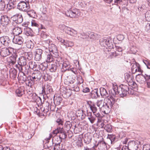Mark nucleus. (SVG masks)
I'll list each match as a JSON object with an SVG mask.
<instances>
[{
  "mask_svg": "<svg viewBox=\"0 0 150 150\" xmlns=\"http://www.w3.org/2000/svg\"><path fill=\"white\" fill-rule=\"evenodd\" d=\"M128 89V86L127 85L121 84L119 87L116 85L113 86L112 90H109V92L113 96L119 94L120 97H123L127 95Z\"/></svg>",
  "mask_w": 150,
  "mask_h": 150,
  "instance_id": "1",
  "label": "nucleus"
},
{
  "mask_svg": "<svg viewBox=\"0 0 150 150\" xmlns=\"http://www.w3.org/2000/svg\"><path fill=\"white\" fill-rule=\"evenodd\" d=\"M136 81L141 84L146 83L147 88H150V75L141 73L136 76Z\"/></svg>",
  "mask_w": 150,
  "mask_h": 150,
  "instance_id": "2",
  "label": "nucleus"
},
{
  "mask_svg": "<svg viewBox=\"0 0 150 150\" xmlns=\"http://www.w3.org/2000/svg\"><path fill=\"white\" fill-rule=\"evenodd\" d=\"M112 40L110 37H104L100 40V44L101 46L104 47L108 49V51L109 52L111 49L114 48V45Z\"/></svg>",
  "mask_w": 150,
  "mask_h": 150,
  "instance_id": "3",
  "label": "nucleus"
},
{
  "mask_svg": "<svg viewBox=\"0 0 150 150\" xmlns=\"http://www.w3.org/2000/svg\"><path fill=\"white\" fill-rule=\"evenodd\" d=\"M45 42L48 45V50L49 53H52V54H53V57L56 58L62 57L57 51V48L56 46L54 44H49V43L50 42V41L49 40H47L45 41Z\"/></svg>",
  "mask_w": 150,
  "mask_h": 150,
  "instance_id": "4",
  "label": "nucleus"
},
{
  "mask_svg": "<svg viewBox=\"0 0 150 150\" xmlns=\"http://www.w3.org/2000/svg\"><path fill=\"white\" fill-rule=\"evenodd\" d=\"M108 113H96V116L98 118V121L97 126L101 127L103 128L105 124L104 123L105 120V118L107 115Z\"/></svg>",
  "mask_w": 150,
  "mask_h": 150,
  "instance_id": "5",
  "label": "nucleus"
},
{
  "mask_svg": "<svg viewBox=\"0 0 150 150\" xmlns=\"http://www.w3.org/2000/svg\"><path fill=\"white\" fill-rule=\"evenodd\" d=\"M17 8L23 11L28 12L30 8L29 4L27 2L21 1L17 5Z\"/></svg>",
  "mask_w": 150,
  "mask_h": 150,
  "instance_id": "6",
  "label": "nucleus"
},
{
  "mask_svg": "<svg viewBox=\"0 0 150 150\" xmlns=\"http://www.w3.org/2000/svg\"><path fill=\"white\" fill-rule=\"evenodd\" d=\"M62 60V58H57L55 61L50 66L49 68L50 71L52 72L56 71L59 68L60 64H62L61 62Z\"/></svg>",
  "mask_w": 150,
  "mask_h": 150,
  "instance_id": "7",
  "label": "nucleus"
},
{
  "mask_svg": "<svg viewBox=\"0 0 150 150\" xmlns=\"http://www.w3.org/2000/svg\"><path fill=\"white\" fill-rule=\"evenodd\" d=\"M11 18L13 21L12 24L14 26H15L17 24L21 23L23 21L22 15L20 13L16 14L13 16Z\"/></svg>",
  "mask_w": 150,
  "mask_h": 150,
  "instance_id": "8",
  "label": "nucleus"
},
{
  "mask_svg": "<svg viewBox=\"0 0 150 150\" xmlns=\"http://www.w3.org/2000/svg\"><path fill=\"white\" fill-rule=\"evenodd\" d=\"M0 42L2 45L5 47H8L11 45V39L7 36H3L0 38Z\"/></svg>",
  "mask_w": 150,
  "mask_h": 150,
  "instance_id": "9",
  "label": "nucleus"
},
{
  "mask_svg": "<svg viewBox=\"0 0 150 150\" xmlns=\"http://www.w3.org/2000/svg\"><path fill=\"white\" fill-rule=\"evenodd\" d=\"M109 94L110 96L109 98H106L105 100V102H104L107 107L108 108L110 107L112 108L115 102V99L113 98V97H115V96H113L111 93Z\"/></svg>",
  "mask_w": 150,
  "mask_h": 150,
  "instance_id": "10",
  "label": "nucleus"
},
{
  "mask_svg": "<svg viewBox=\"0 0 150 150\" xmlns=\"http://www.w3.org/2000/svg\"><path fill=\"white\" fill-rule=\"evenodd\" d=\"M78 13V10L76 8L74 9L73 10L71 8H70L65 12L66 16L70 18L77 17Z\"/></svg>",
  "mask_w": 150,
  "mask_h": 150,
  "instance_id": "11",
  "label": "nucleus"
},
{
  "mask_svg": "<svg viewBox=\"0 0 150 150\" xmlns=\"http://www.w3.org/2000/svg\"><path fill=\"white\" fill-rule=\"evenodd\" d=\"M34 77L32 74L28 75L27 76V79L25 84L26 86L31 88L32 86L35 84V81H36L34 79Z\"/></svg>",
  "mask_w": 150,
  "mask_h": 150,
  "instance_id": "12",
  "label": "nucleus"
},
{
  "mask_svg": "<svg viewBox=\"0 0 150 150\" xmlns=\"http://www.w3.org/2000/svg\"><path fill=\"white\" fill-rule=\"evenodd\" d=\"M98 88H95L89 94V97L92 99H97L100 97V95L98 93Z\"/></svg>",
  "mask_w": 150,
  "mask_h": 150,
  "instance_id": "13",
  "label": "nucleus"
},
{
  "mask_svg": "<svg viewBox=\"0 0 150 150\" xmlns=\"http://www.w3.org/2000/svg\"><path fill=\"white\" fill-rule=\"evenodd\" d=\"M30 95L31 96V97H32V98L33 100L35 101L37 104L41 105L43 103L44 101L42 102L41 98L38 96L35 93H31L30 94Z\"/></svg>",
  "mask_w": 150,
  "mask_h": 150,
  "instance_id": "14",
  "label": "nucleus"
},
{
  "mask_svg": "<svg viewBox=\"0 0 150 150\" xmlns=\"http://www.w3.org/2000/svg\"><path fill=\"white\" fill-rule=\"evenodd\" d=\"M18 57L17 53H13L12 55L9 57L8 63L10 66L14 65L16 62V59Z\"/></svg>",
  "mask_w": 150,
  "mask_h": 150,
  "instance_id": "15",
  "label": "nucleus"
},
{
  "mask_svg": "<svg viewBox=\"0 0 150 150\" xmlns=\"http://www.w3.org/2000/svg\"><path fill=\"white\" fill-rule=\"evenodd\" d=\"M23 41L22 37L18 36H14L12 40V42L13 43L19 45H21Z\"/></svg>",
  "mask_w": 150,
  "mask_h": 150,
  "instance_id": "16",
  "label": "nucleus"
},
{
  "mask_svg": "<svg viewBox=\"0 0 150 150\" xmlns=\"http://www.w3.org/2000/svg\"><path fill=\"white\" fill-rule=\"evenodd\" d=\"M43 50L40 49H36L35 53V59L37 61H39L41 59Z\"/></svg>",
  "mask_w": 150,
  "mask_h": 150,
  "instance_id": "17",
  "label": "nucleus"
},
{
  "mask_svg": "<svg viewBox=\"0 0 150 150\" xmlns=\"http://www.w3.org/2000/svg\"><path fill=\"white\" fill-rule=\"evenodd\" d=\"M61 142V140H59V141L57 142V143L56 142L55 144L53 143V144H54V146H51L47 145V147L49 148H51V149L53 148L54 150H61L62 149V146L60 145V143Z\"/></svg>",
  "mask_w": 150,
  "mask_h": 150,
  "instance_id": "18",
  "label": "nucleus"
},
{
  "mask_svg": "<svg viewBox=\"0 0 150 150\" xmlns=\"http://www.w3.org/2000/svg\"><path fill=\"white\" fill-rule=\"evenodd\" d=\"M59 40L66 47H71L74 45V42L71 41L65 40L62 38H60V40Z\"/></svg>",
  "mask_w": 150,
  "mask_h": 150,
  "instance_id": "19",
  "label": "nucleus"
},
{
  "mask_svg": "<svg viewBox=\"0 0 150 150\" xmlns=\"http://www.w3.org/2000/svg\"><path fill=\"white\" fill-rule=\"evenodd\" d=\"M100 95L102 98H106L108 97L110 94L108 93L106 89L104 88L101 87L100 88Z\"/></svg>",
  "mask_w": 150,
  "mask_h": 150,
  "instance_id": "20",
  "label": "nucleus"
},
{
  "mask_svg": "<svg viewBox=\"0 0 150 150\" xmlns=\"http://www.w3.org/2000/svg\"><path fill=\"white\" fill-rule=\"evenodd\" d=\"M98 145H99V149L100 150H107V144L103 140L99 141Z\"/></svg>",
  "mask_w": 150,
  "mask_h": 150,
  "instance_id": "21",
  "label": "nucleus"
},
{
  "mask_svg": "<svg viewBox=\"0 0 150 150\" xmlns=\"http://www.w3.org/2000/svg\"><path fill=\"white\" fill-rule=\"evenodd\" d=\"M65 32L71 36H74L77 33V32L76 30L67 26Z\"/></svg>",
  "mask_w": 150,
  "mask_h": 150,
  "instance_id": "22",
  "label": "nucleus"
},
{
  "mask_svg": "<svg viewBox=\"0 0 150 150\" xmlns=\"http://www.w3.org/2000/svg\"><path fill=\"white\" fill-rule=\"evenodd\" d=\"M26 58L24 57H21L17 60L18 64L20 65L24 66L27 64Z\"/></svg>",
  "mask_w": 150,
  "mask_h": 150,
  "instance_id": "23",
  "label": "nucleus"
},
{
  "mask_svg": "<svg viewBox=\"0 0 150 150\" xmlns=\"http://www.w3.org/2000/svg\"><path fill=\"white\" fill-rule=\"evenodd\" d=\"M96 115V114H94V113H93V114L92 113H86V114H85V115L86 116V115H87L88 118L90 122L91 123H93L95 120V117H97Z\"/></svg>",
  "mask_w": 150,
  "mask_h": 150,
  "instance_id": "24",
  "label": "nucleus"
},
{
  "mask_svg": "<svg viewBox=\"0 0 150 150\" xmlns=\"http://www.w3.org/2000/svg\"><path fill=\"white\" fill-rule=\"evenodd\" d=\"M24 88L20 87L16 90L15 91L16 95L18 97H21L24 93Z\"/></svg>",
  "mask_w": 150,
  "mask_h": 150,
  "instance_id": "25",
  "label": "nucleus"
},
{
  "mask_svg": "<svg viewBox=\"0 0 150 150\" xmlns=\"http://www.w3.org/2000/svg\"><path fill=\"white\" fill-rule=\"evenodd\" d=\"M10 21L8 17L6 15H1V24L7 25Z\"/></svg>",
  "mask_w": 150,
  "mask_h": 150,
  "instance_id": "26",
  "label": "nucleus"
},
{
  "mask_svg": "<svg viewBox=\"0 0 150 150\" xmlns=\"http://www.w3.org/2000/svg\"><path fill=\"white\" fill-rule=\"evenodd\" d=\"M71 66L69 62L65 61L63 62L62 65V71L64 72L67 70H68Z\"/></svg>",
  "mask_w": 150,
  "mask_h": 150,
  "instance_id": "27",
  "label": "nucleus"
},
{
  "mask_svg": "<svg viewBox=\"0 0 150 150\" xmlns=\"http://www.w3.org/2000/svg\"><path fill=\"white\" fill-rule=\"evenodd\" d=\"M34 77L35 80L37 81L38 80H40L41 79L42 76V73H41L40 71H38L34 72L32 74Z\"/></svg>",
  "mask_w": 150,
  "mask_h": 150,
  "instance_id": "28",
  "label": "nucleus"
},
{
  "mask_svg": "<svg viewBox=\"0 0 150 150\" xmlns=\"http://www.w3.org/2000/svg\"><path fill=\"white\" fill-rule=\"evenodd\" d=\"M24 33L27 36H33L34 34L31 28L27 27L24 28Z\"/></svg>",
  "mask_w": 150,
  "mask_h": 150,
  "instance_id": "29",
  "label": "nucleus"
},
{
  "mask_svg": "<svg viewBox=\"0 0 150 150\" xmlns=\"http://www.w3.org/2000/svg\"><path fill=\"white\" fill-rule=\"evenodd\" d=\"M10 76L12 79H15L16 77L17 71L15 68L11 69L10 71Z\"/></svg>",
  "mask_w": 150,
  "mask_h": 150,
  "instance_id": "30",
  "label": "nucleus"
},
{
  "mask_svg": "<svg viewBox=\"0 0 150 150\" xmlns=\"http://www.w3.org/2000/svg\"><path fill=\"white\" fill-rule=\"evenodd\" d=\"M42 79L45 81H51L52 79V77L49 74L43 72L42 74Z\"/></svg>",
  "mask_w": 150,
  "mask_h": 150,
  "instance_id": "31",
  "label": "nucleus"
},
{
  "mask_svg": "<svg viewBox=\"0 0 150 150\" xmlns=\"http://www.w3.org/2000/svg\"><path fill=\"white\" fill-rule=\"evenodd\" d=\"M62 131L60 132L59 136V140H61L62 141V139H65L67 137V135L66 132L63 127H62Z\"/></svg>",
  "mask_w": 150,
  "mask_h": 150,
  "instance_id": "32",
  "label": "nucleus"
},
{
  "mask_svg": "<svg viewBox=\"0 0 150 150\" xmlns=\"http://www.w3.org/2000/svg\"><path fill=\"white\" fill-rule=\"evenodd\" d=\"M29 67L30 68L33 69H34L36 68L37 66H39L40 69L42 71H44L46 69V67L45 68H42V67L41 69V66H40L39 65L38 66L37 64L35 63V62H30L29 63Z\"/></svg>",
  "mask_w": 150,
  "mask_h": 150,
  "instance_id": "33",
  "label": "nucleus"
},
{
  "mask_svg": "<svg viewBox=\"0 0 150 150\" xmlns=\"http://www.w3.org/2000/svg\"><path fill=\"white\" fill-rule=\"evenodd\" d=\"M31 24L32 26L31 29H32L34 34L37 35L38 34L39 31H38L37 33L36 31H35V29H36V28H38V24L35 23L34 21H31Z\"/></svg>",
  "mask_w": 150,
  "mask_h": 150,
  "instance_id": "34",
  "label": "nucleus"
},
{
  "mask_svg": "<svg viewBox=\"0 0 150 150\" xmlns=\"http://www.w3.org/2000/svg\"><path fill=\"white\" fill-rule=\"evenodd\" d=\"M62 100V98L60 96H57L56 98H54L53 101L54 104L56 105H60Z\"/></svg>",
  "mask_w": 150,
  "mask_h": 150,
  "instance_id": "35",
  "label": "nucleus"
},
{
  "mask_svg": "<svg viewBox=\"0 0 150 150\" xmlns=\"http://www.w3.org/2000/svg\"><path fill=\"white\" fill-rule=\"evenodd\" d=\"M13 32L14 34L15 35V36H18L22 32V30L21 28L16 27L13 29Z\"/></svg>",
  "mask_w": 150,
  "mask_h": 150,
  "instance_id": "36",
  "label": "nucleus"
},
{
  "mask_svg": "<svg viewBox=\"0 0 150 150\" xmlns=\"http://www.w3.org/2000/svg\"><path fill=\"white\" fill-rule=\"evenodd\" d=\"M108 138L110 139L111 142V143L112 144H114L118 140V139L114 135H108Z\"/></svg>",
  "mask_w": 150,
  "mask_h": 150,
  "instance_id": "37",
  "label": "nucleus"
},
{
  "mask_svg": "<svg viewBox=\"0 0 150 150\" xmlns=\"http://www.w3.org/2000/svg\"><path fill=\"white\" fill-rule=\"evenodd\" d=\"M6 47L1 48L0 52V54L1 57H4L8 56Z\"/></svg>",
  "mask_w": 150,
  "mask_h": 150,
  "instance_id": "38",
  "label": "nucleus"
},
{
  "mask_svg": "<svg viewBox=\"0 0 150 150\" xmlns=\"http://www.w3.org/2000/svg\"><path fill=\"white\" fill-rule=\"evenodd\" d=\"M6 49L7 50V54H8V56L10 54L12 55L13 53H17L15 51L14 52L15 49L14 48L12 47L8 46V47H6Z\"/></svg>",
  "mask_w": 150,
  "mask_h": 150,
  "instance_id": "39",
  "label": "nucleus"
},
{
  "mask_svg": "<svg viewBox=\"0 0 150 150\" xmlns=\"http://www.w3.org/2000/svg\"><path fill=\"white\" fill-rule=\"evenodd\" d=\"M52 53H49L47 55V58L46 59V61L47 63L52 62L53 61V54Z\"/></svg>",
  "mask_w": 150,
  "mask_h": 150,
  "instance_id": "40",
  "label": "nucleus"
},
{
  "mask_svg": "<svg viewBox=\"0 0 150 150\" xmlns=\"http://www.w3.org/2000/svg\"><path fill=\"white\" fill-rule=\"evenodd\" d=\"M83 139L84 142L86 144H88L91 142V137L87 134L85 135Z\"/></svg>",
  "mask_w": 150,
  "mask_h": 150,
  "instance_id": "41",
  "label": "nucleus"
},
{
  "mask_svg": "<svg viewBox=\"0 0 150 150\" xmlns=\"http://www.w3.org/2000/svg\"><path fill=\"white\" fill-rule=\"evenodd\" d=\"M6 4L4 1L1 0L0 1V11H3L5 10Z\"/></svg>",
  "mask_w": 150,
  "mask_h": 150,
  "instance_id": "42",
  "label": "nucleus"
},
{
  "mask_svg": "<svg viewBox=\"0 0 150 150\" xmlns=\"http://www.w3.org/2000/svg\"><path fill=\"white\" fill-rule=\"evenodd\" d=\"M104 129L108 132H111L112 131V126L110 124L106 125Z\"/></svg>",
  "mask_w": 150,
  "mask_h": 150,
  "instance_id": "43",
  "label": "nucleus"
},
{
  "mask_svg": "<svg viewBox=\"0 0 150 150\" xmlns=\"http://www.w3.org/2000/svg\"><path fill=\"white\" fill-rule=\"evenodd\" d=\"M56 124L59 126H62L63 125L64 121L62 118L60 117H58L56 121Z\"/></svg>",
  "mask_w": 150,
  "mask_h": 150,
  "instance_id": "44",
  "label": "nucleus"
},
{
  "mask_svg": "<svg viewBox=\"0 0 150 150\" xmlns=\"http://www.w3.org/2000/svg\"><path fill=\"white\" fill-rule=\"evenodd\" d=\"M88 37L93 39H95L97 36V34L94 33L93 32H91L88 33Z\"/></svg>",
  "mask_w": 150,
  "mask_h": 150,
  "instance_id": "45",
  "label": "nucleus"
},
{
  "mask_svg": "<svg viewBox=\"0 0 150 150\" xmlns=\"http://www.w3.org/2000/svg\"><path fill=\"white\" fill-rule=\"evenodd\" d=\"M137 63L135 62V64L133 65L131 67V71L133 73H134L135 72L137 71V69L135 68H137Z\"/></svg>",
  "mask_w": 150,
  "mask_h": 150,
  "instance_id": "46",
  "label": "nucleus"
},
{
  "mask_svg": "<svg viewBox=\"0 0 150 150\" xmlns=\"http://www.w3.org/2000/svg\"><path fill=\"white\" fill-rule=\"evenodd\" d=\"M145 17L147 21H150V10L146 12L145 13Z\"/></svg>",
  "mask_w": 150,
  "mask_h": 150,
  "instance_id": "47",
  "label": "nucleus"
},
{
  "mask_svg": "<svg viewBox=\"0 0 150 150\" xmlns=\"http://www.w3.org/2000/svg\"><path fill=\"white\" fill-rule=\"evenodd\" d=\"M143 63L145 64L148 69H150V61L147 60H143Z\"/></svg>",
  "mask_w": 150,
  "mask_h": 150,
  "instance_id": "48",
  "label": "nucleus"
},
{
  "mask_svg": "<svg viewBox=\"0 0 150 150\" xmlns=\"http://www.w3.org/2000/svg\"><path fill=\"white\" fill-rule=\"evenodd\" d=\"M45 29V27L41 24H38V28H36L35 29V31L37 33L38 31H39L40 29Z\"/></svg>",
  "mask_w": 150,
  "mask_h": 150,
  "instance_id": "49",
  "label": "nucleus"
},
{
  "mask_svg": "<svg viewBox=\"0 0 150 150\" xmlns=\"http://www.w3.org/2000/svg\"><path fill=\"white\" fill-rule=\"evenodd\" d=\"M86 114L85 113H76V115L77 117H79V119H83L85 118L84 115Z\"/></svg>",
  "mask_w": 150,
  "mask_h": 150,
  "instance_id": "50",
  "label": "nucleus"
},
{
  "mask_svg": "<svg viewBox=\"0 0 150 150\" xmlns=\"http://www.w3.org/2000/svg\"><path fill=\"white\" fill-rule=\"evenodd\" d=\"M90 108L92 112H96L97 110V107L94 103L93 104Z\"/></svg>",
  "mask_w": 150,
  "mask_h": 150,
  "instance_id": "51",
  "label": "nucleus"
},
{
  "mask_svg": "<svg viewBox=\"0 0 150 150\" xmlns=\"http://www.w3.org/2000/svg\"><path fill=\"white\" fill-rule=\"evenodd\" d=\"M62 127H58L57 129H56L54 130L53 132V133L54 134H58L60 132L62 131Z\"/></svg>",
  "mask_w": 150,
  "mask_h": 150,
  "instance_id": "52",
  "label": "nucleus"
},
{
  "mask_svg": "<svg viewBox=\"0 0 150 150\" xmlns=\"http://www.w3.org/2000/svg\"><path fill=\"white\" fill-rule=\"evenodd\" d=\"M65 125L68 129H70L72 126L71 123L69 121H67L65 123Z\"/></svg>",
  "mask_w": 150,
  "mask_h": 150,
  "instance_id": "53",
  "label": "nucleus"
},
{
  "mask_svg": "<svg viewBox=\"0 0 150 150\" xmlns=\"http://www.w3.org/2000/svg\"><path fill=\"white\" fill-rule=\"evenodd\" d=\"M125 38L124 36L122 34H120L117 36V39L119 41H122Z\"/></svg>",
  "mask_w": 150,
  "mask_h": 150,
  "instance_id": "54",
  "label": "nucleus"
},
{
  "mask_svg": "<svg viewBox=\"0 0 150 150\" xmlns=\"http://www.w3.org/2000/svg\"><path fill=\"white\" fill-rule=\"evenodd\" d=\"M122 4V0H114V3L112 5L114 4L118 5L119 4Z\"/></svg>",
  "mask_w": 150,
  "mask_h": 150,
  "instance_id": "55",
  "label": "nucleus"
},
{
  "mask_svg": "<svg viewBox=\"0 0 150 150\" xmlns=\"http://www.w3.org/2000/svg\"><path fill=\"white\" fill-rule=\"evenodd\" d=\"M77 145L78 147H81L83 145L82 141L81 138L79 139L77 142Z\"/></svg>",
  "mask_w": 150,
  "mask_h": 150,
  "instance_id": "56",
  "label": "nucleus"
},
{
  "mask_svg": "<svg viewBox=\"0 0 150 150\" xmlns=\"http://www.w3.org/2000/svg\"><path fill=\"white\" fill-rule=\"evenodd\" d=\"M67 26H66L64 24H60L59 25V28L61 29V30H63L64 31H65L66 28H67Z\"/></svg>",
  "mask_w": 150,
  "mask_h": 150,
  "instance_id": "57",
  "label": "nucleus"
},
{
  "mask_svg": "<svg viewBox=\"0 0 150 150\" xmlns=\"http://www.w3.org/2000/svg\"><path fill=\"white\" fill-rule=\"evenodd\" d=\"M143 150H150V145L146 144L144 145Z\"/></svg>",
  "mask_w": 150,
  "mask_h": 150,
  "instance_id": "58",
  "label": "nucleus"
},
{
  "mask_svg": "<svg viewBox=\"0 0 150 150\" xmlns=\"http://www.w3.org/2000/svg\"><path fill=\"white\" fill-rule=\"evenodd\" d=\"M15 67L16 68L18 69L20 73H21V72L23 70V66H21L20 65V64H16V65Z\"/></svg>",
  "mask_w": 150,
  "mask_h": 150,
  "instance_id": "59",
  "label": "nucleus"
},
{
  "mask_svg": "<svg viewBox=\"0 0 150 150\" xmlns=\"http://www.w3.org/2000/svg\"><path fill=\"white\" fill-rule=\"evenodd\" d=\"M103 103V100H98L97 102V105L98 107H99V108H100V106H104V104L102 105Z\"/></svg>",
  "mask_w": 150,
  "mask_h": 150,
  "instance_id": "60",
  "label": "nucleus"
},
{
  "mask_svg": "<svg viewBox=\"0 0 150 150\" xmlns=\"http://www.w3.org/2000/svg\"><path fill=\"white\" fill-rule=\"evenodd\" d=\"M145 30L148 32H150V23H147L145 26Z\"/></svg>",
  "mask_w": 150,
  "mask_h": 150,
  "instance_id": "61",
  "label": "nucleus"
},
{
  "mask_svg": "<svg viewBox=\"0 0 150 150\" xmlns=\"http://www.w3.org/2000/svg\"><path fill=\"white\" fill-rule=\"evenodd\" d=\"M71 90L75 91L78 92L79 91V87L77 86H72V88H71Z\"/></svg>",
  "mask_w": 150,
  "mask_h": 150,
  "instance_id": "62",
  "label": "nucleus"
},
{
  "mask_svg": "<svg viewBox=\"0 0 150 150\" xmlns=\"http://www.w3.org/2000/svg\"><path fill=\"white\" fill-rule=\"evenodd\" d=\"M75 81V79H73L72 78H69V80L67 82L68 83L69 85V84H72Z\"/></svg>",
  "mask_w": 150,
  "mask_h": 150,
  "instance_id": "63",
  "label": "nucleus"
},
{
  "mask_svg": "<svg viewBox=\"0 0 150 150\" xmlns=\"http://www.w3.org/2000/svg\"><path fill=\"white\" fill-rule=\"evenodd\" d=\"M134 90L131 88L128 87V91L127 92V94L133 95L134 94Z\"/></svg>",
  "mask_w": 150,
  "mask_h": 150,
  "instance_id": "64",
  "label": "nucleus"
}]
</instances>
